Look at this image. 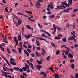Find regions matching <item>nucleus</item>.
I'll return each instance as SVG.
<instances>
[{
  "mask_svg": "<svg viewBox=\"0 0 78 78\" xmlns=\"http://www.w3.org/2000/svg\"><path fill=\"white\" fill-rule=\"evenodd\" d=\"M66 7H65L64 5L62 4L61 5H58L57 6V8H55V9H66Z\"/></svg>",
  "mask_w": 78,
  "mask_h": 78,
  "instance_id": "1",
  "label": "nucleus"
},
{
  "mask_svg": "<svg viewBox=\"0 0 78 78\" xmlns=\"http://www.w3.org/2000/svg\"><path fill=\"white\" fill-rule=\"evenodd\" d=\"M36 4H35V5H36V7H37V8H41V4H40L39 2L37 1L36 2Z\"/></svg>",
  "mask_w": 78,
  "mask_h": 78,
  "instance_id": "2",
  "label": "nucleus"
},
{
  "mask_svg": "<svg viewBox=\"0 0 78 78\" xmlns=\"http://www.w3.org/2000/svg\"><path fill=\"white\" fill-rule=\"evenodd\" d=\"M41 37H46V38H48V39H51V40H52V39H51V38H50V37L48 36H46V35H45V34H44V33H42L41 34Z\"/></svg>",
  "mask_w": 78,
  "mask_h": 78,
  "instance_id": "3",
  "label": "nucleus"
},
{
  "mask_svg": "<svg viewBox=\"0 0 78 78\" xmlns=\"http://www.w3.org/2000/svg\"><path fill=\"white\" fill-rule=\"evenodd\" d=\"M4 76L6 78H12V76L10 75H7V74H4Z\"/></svg>",
  "mask_w": 78,
  "mask_h": 78,
  "instance_id": "4",
  "label": "nucleus"
},
{
  "mask_svg": "<svg viewBox=\"0 0 78 78\" xmlns=\"http://www.w3.org/2000/svg\"><path fill=\"white\" fill-rule=\"evenodd\" d=\"M41 50L43 51V52H41V54L43 56H44V55H45V54L44 53L46 54V52L45 51V50H44V49L43 48H41Z\"/></svg>",
  "mask_w": 78,
  "mask_h": 78,
  "instance_id": "5",
  "label": "nucleus"
},
{
  "mask_svg": "<svg viewBox=\"0 0 78 78\" xmlns=\"http://www.w3.org/2000/svg\"><path fill=\"white\" fill-rule=\"evenodd\" d=\"M27 17H28V20H30V21H31V22H35V21L34 20V19L32 20V19H31V17H30V16H27Z\"/></svg>",
  "mask_w": 78,
  "mask_h": 78,
  "instance_id": "6",
  "label": "nucleus"
},
{
  "mask_svg": "<svg viewBox=\"0 0 78 78\" xmlns=\"http://www.w3.org/2000/svg\"><path fill=\"white\" fill-rule=\"evenodd\" d=\"M26 27L27 28H28V29H30V30H32V31H33V28H31L30 26H29L28 25H26Z\"/></svg>",
  "mask_w": 78,
  "mask_h": 78,
  "instance_id": "7",
  "label": "nucleus"
},
{
  "mask_svg": "<svg viewBox=\"0 0 78 78\" xmlns=\"http://www.w3.org/2000/svg\"><path fill=\"white\" fill-rule=\"evenodd\" d=\"M54 76L55 78H59V76L58 74L55 73L54 74Z\"/></svg>",
  "mask_w": 78,
  "mask_h": 78,
  "instance_id": "8",
  "label": "nucleus"
},
{
  "mask_svg": "<svg viewBox=\"0 0 78 78\" xmlns=\"http://www.w3.org/2000/svg\"><path fill=\"white\" fill-rule=\"evenodd\" d=\"M37 67H38V70H41V69H42V66L41 65L38 64L37 65Z\"/></svg>",
  "mask_w": 78,
  "mask_h": 78,
  "instance_id": "9",
  "label": "nucleus"
},
{
  "mask_svg": "<svg viewBox=\"0 0 78 78\" xmlns=\"http://www.w3.org/2000/svg\"><path fill=\"white\" fill-rule=\"evenodd\" d=\"M36 44L37 46H38V47H39V46H40V43L39 41H37V39H36Z\"/></svg>",
  "mask_w": 78,
  "mask_h": 78,
  "instance_id": "10",
  "label": "nucleus"
},
{
  "mask_svg": "<svg viewBox=\"0 0 78 78\" xmlns=\"http://www.w3.org/2000/svg\"><path fill=\"white\" fill-rule=\"evenodd\" d=\"M25 67L28 70V69H29L30 67H29V66L27 64V63H25Z\"/></svg>",
  "mask_w": 78,
  "mask_h": 78,
  "instance_id": "11",
  "label": "nucleus"
},
{
  "mask_svg": "<svg viewBox=\"0 0 78 78\" xmlns=\"http://www.w3.org/2000/svg\"><path fill=\"white\" fill-rule=\"evenodd\" d=\"M68 56L69 57V58H73V55H71L70 53H69L68 54Z\"/></svg>",
  "mask_w": 78,
  "mask_h": 78,
  "instance_id": "12",
  "label": "nucleus"
},
{
  "mask_svg": "<svg viewBox=\"0 0 78 78\" xmlns=\"http://www.w3.org/2000/svg\"><path fill=\"white\" fill-rule=\"evenodd\" d=\"M10 64H11L13 65L14 66H16V62L10 61Z\"/></svg>",
  "mask_w": 78,
  "mask_h": 78,
  "instance_id": "13",
  "label": "nucleus"
},
{
  "mask_svg": "<svg viewBox=\"0 0 78 78\" xmlns=\"http://www.w3.org/2000/svg\"><path fill=\"white\" fill-rule=\"evenodd\" d=\"M69 12V10L68 9L63 10V12Z\"/></svg>",
  "mask_w": 78,
  "mask_h": 78,
  "instance_id": "14",
  "label": "nucleus"
},
{
  "mask_svg": "<svg viewBox=\"0 0 78 78\" xmlns=\"http://www.w3.org/2000/svg\"><path fill=\"white\" fill-rule=\"evenodd\" d=\"M72 0H68V4H69V5H72Z\"/></svg>",
  "mask_w": 78,
  "mask_h": 78,
  "instance_id": "15",
  "label": "nucleus"
},
{
  "mask_svg": "<svg viewBox=\"0 0 78 78\" xmlns=\"http://www.w3.org/2000/svg\"><path fill=\"white\" fill-rule=\"evenodd\" d=\"M25 12H27V13H28V14H31L33 13L32 12H31L30 11H28L27 10H26L25 11Z\"/></svg>",
  "mask_w": 78,
  "mask_h": 78,
  "instance_id": "16",
  "label": "nucleus"
},
{
  "mask_svg": "<svg viewBox=\"0 0 78 78\" xmlns=\"http://www.w3.org/2000/svg\"><path fill=\"white\" fill-rule=\"evenodd\" d=\"M13 69L16 71H18L19 70V68L18 67H15L13 68Z\"/></svg>",
  "mask_w": 78,
  "mask_h": 78,
  "instance_id": "17",
  "label": "nucleus"
},
{
  "mask_svg": "<svg viewBox=\"0 0 78 78\" xmlns=\"http://www.w3.org/2000/svg\"><path fill=\"white\" fill-rule=\"evenodd\" d=\"M18 50H19V51L20 52V54H22V53L21 52H22V49H21V48H18Z\"/></svg>",
  "mask_w": 78,
  "mask_h": 78,
  "instance_id": "18",
  "label": "nucleus"
},
{
  "mask_svg": "<svg viewBox=\"0 0 78 78\" xmlns=\"http://www.w3.org/2000/svg\"><path fill=\"white\" fill-rule=\"evenodd\" d=\"M21 39L22 38H21V36L20 35H19L18 37V40L19 41H21Z\"/></svg>",
  "mask_w": 78,
  "mask_h": 78,
  "instance_id": "19",
  "label": "nucleus"
},
{
  "mask_svg": "<svg viewBox=\"0 0 78 78\" xmlns=\"http://www.w3.org/2000/svg\"><path fill=\"white\" fill-rule=\"evenodd\" d=\"M24 37L27 39H29L30 37V34L28 35V36L26 35V34L24 35Z\"/></svg>",
  "mask_w": 78,
  "mask_h": 78,
  "instance_id": "20",
  "label": "nucleus"
},
{
  "mask_svg": "<svg viewBox=\"0 0 78 78\" xmlns=\"http://www.w3.org/2000/svg\"><path fill=\"white\" fill-rule=\"evenodd\" d=\"M30 67L31 68L33 69V70H34V67L33 66V65L32 63H30Z\"/></svg>",
  "mask_w": 78,
  "mask_h": 78,
  "instance_id": "21",
  "label": "nucleus"
},
{
  "mask_svg": "<svg viewBox=\"0 0 78 78\" xmlns=\"http://www.w3.org/2000/svg\"><path fill=\"white\" fill-rule=\"evenodd\" d=\"M10 60V61H11L12 62H13V61H16V59L14 58H11Z\"/></svg>",
  "mask_w": 78,
  "mask_h": 78,
  "instance_id": "22",
  "label": "nucleus"
},
{
  "mask_svg": "<svg viewBox=\"0 0 78 78\" xmlns=\"http://www.w3.org/2000/svg\"><path fill=\"white\" fill-rule=\"evenodd\" d=\"M55 15H51L50 16H49V17L52 18V19H54V18H55Z\"/></svg>",
  "mask_w": 78,
  "mask_h": 78,
  "instance_id": "23",
  "label": "nucleus"
},
{
  "mask_svg": "<svg viewBox=\"0 0 78 78\" xmlns=\"http://www.w3.org/2000/svg\"><path fill=\"white\" fill-rule=\"evenodd\" d=\"M22 20H18V23L19 24V25H20L21 23H22Z\"/></svg>",
  "mask_w": 78,
  "mask_h": 78,
  "instance_id": "24",
  "label": "nucleus"
},
{
  "mask_svg": "<svg viewBox=\"0 0 78 78\" xmlns=\"http://www.w3.org/2000/svg\"><path fill=\"white\" fill-rule=\"evenodd\" d=\"M37 62L38 63V64H41L42 63V62L41 61H39L38 60H37Z\"/></svg>",
  "mask_w": 78,
  "mask_h": 78,
  "instance_id": "25",
  "label": "nucleus"
},
{
  "mask_svg": "<svg viewBox=\"0 0 78 78\" xmlns=\"http://www.w3.org/2000/svg\"><path fill=\"white\" fill-rule=\"evenodd\" d=\"M55 39L56 40V39H61V37L58 36H56L55 37Z\"/></svg>",
  "mask_w": 78,
  "mask_h": 78,
  "instance_id": "26",
  "label": "nucleus"
},
{
  "mask_svg": "<svg viewBox=\"0 0 78 78\" xmlns=\"http://www.w3.org/2000/svg\"><path fill=\"white\" fill-rule=\"evenodd\" d=\"M7 50L9 54H10L11 53V52H10V51H9V48H7Z\"/></svg>",
  "mask_w": 78,
  "mask_h": 78,
  "instance_id": "27",
  "label": "nucleus"
},
{
  "mask_svg": "<svg viewBox=\"0 0 78 78\" xmlns=\"http://www.w3.org/2000/svg\"><path fill=\"white\" fill-rule=\"evenodd\" d=\"M9 70L11 71V72H14V69L11 68H10L9 69Z\"/></svg>",
  "mask_w": 78,
  "mask_h": 78,
  "instance_id": "28",
  "label": "nucleus"
},
{
  "mask_svg": "<svg viewBox=\"0 0 78 78\" xmlns=\"http://www.w3.org/2000/svg\"><path fill=\"white\" fill-rule=\"evenodd\" d=\"M62 11H61L59 13L57 14V16H60V15H61L62 14Z\"/></svg>",
  "mask_w": 78,
  "mask_h": 78,
  "instance_id": "29",
  "label": "nucleus"
},
{
  "mask_svg": "<svg viewBox=\"0 0 78 78\" xmlns=\"http://www.w3.org/2000/svg\"><path fill=\"white\" fill-rule=\"evenodd\" d=\"M56 28L57 30H59V31H61V30H62V29H61V28H59V27H58V26H57L56 27Z\"/></svg>",
  "mask_w": 78,
  "mask_h": 78,
  "instance_id": "30",
  "label": "nucleus"
},
{
  "mask_svg": "<svg viewBox=\"0 0 78 78\" xmlns=\"http://www.w3.org/2000/svg\"><path fill=\"white\" fill-rule=\"evenodd\" d=\"M14 42H16V41H18V40L17 39V37H16L15 36H14Z\"/></svg>",
  "mask_w": 78,
  "mask_h": 78,
  "instance_id": "31",
  "label": "nucleus"
},
{
  "mask_svg": "<svg viewBox=\"0 0 78 78\" xmlns=\"http://www.w3.org/2000/svg\"><path fill=\"white\" fill-rule=\"evenodd\" d=\"M60 52V51L58 50L56 52V55H58L59 54V53Z\"/></svg>",
  "mask_w": 78,
  "mask_h": 78,
  "instance_id": "32",
  "label": "nucleus"
},
{
  "mask_svg": "<svg viewBox=\"0 0 78 78\" xmlns=\"http://www.w3.org/2000/svg\"><path fill=\"white\" fill-rule=\"evenodd\" d=\"M74 67H75V65L74 64H73L71 65V67L73 69H74Z\"/></svg>",
  "mask_w": 78,
  "mask_h": 78,
  "instance_id": "33",
  "label": "nucleus"
},
{
  "mask_svg": "<svg viewBox=\"0 0 78 78\" xmlns=\"http://www.w3.org/2000/svg\"><path fill=\"white\" fill-rule=\"evenodd\" d=\"M22 69L23 70H24V71H27V69L25 67H23L22 68Z\"/></svg>",
  "mask_w": 78,
  "mask_h": 78,
  "instance_id": "34",
  "label": "nucleus"
},
{
  "mask_svg": "<svg viewBox=\"0 0 78 78\" xmlns=\"http://www.w3.org/2000/svg\"><path fill=\"white\" fill-rule=\"evenodd\" d=\"M11 50L12 51H13V52L15 53H17V52L16 51V50H15L14 49H12Z\"/></svg>",
  "mask_w": 78,
  "mask_h": 78,
  "instance_id": "35",
  "label": "nucleus"
},
{
  "mask_svg": "<svg viewBox=\"0 0 78 78\" xmlns=\"http://www.w3.org/2000/svg\"><path fill=\"white\" fill-rule=\"evenodd\" d=\"M1 72H2V75L4 76L5 73V71H3V70H1Z\"/></svg>",
  "mask_w": 78,
  "mask_h": 78,
  "instance_id": "36",
  "label": "nucleus"
},
{
  "mask_svg": "<svg viewBox=\"0 0 78 78\" xmlns=\"http://www.w3.org/2000/svg\"><path fill=\"white\" fill-rule=\"evenodd\" d=\"M62 41L63 42H66V38L65 37H64L62 39Z\"/></svg>",
  "mask_w": 78,
  "mask_h": 78,
  "instance_id": "37",
  "label": "nucleus"
},
{
  "mask_svg": "<svg viewBox=\"0 0 78 78\" xmlns=\"http://www.w3.org/2000/svg\"><path fill=\"white\" fill-rule=\"evenodd\" d=\"M68 41H72V40H73V39H72V38L70 37L68 39Z\"/></svg>",
  "mask_w": 78,
  "mask_h": 78,
  "instance_id": "38",
  "label": "nucleus"
},
{
  "mask_svg": "<svg viewBox=\"0 0 78 78\" xmlns=\"http://www.w3.org/2000/svg\"><path fill=\"white\" fill-rule=\"evenodd\" d=\"M51 44L52 46H53L54 47H55V44L53 43V42H51Z\"/></svg>",
  "mask_w": 78,
  "mask_h": 78,
  "instance_id": "39",
  "label": "nucleus"
},
{
  "mask_svg": "<svg viewBox=\"0 0 78 78\" xmlns=\"http://www.w3.org/2000/svg\"><path fill=\"white\" fill-rule=\"evenodd\" d=\"M36 55H37V58H38L39 57V54L38 53V52L37 51H36Z\"/></svg>",
  "mask_w": 78,
  "mask_h": 78,
  "instance_id": "40",
  "label": "nucleus"
},
{
  "mask_svg": "<svg viewBox=\"0 0 78 78\" xmlns=\"http://www.w3.org/2000/svg\"><path fill=\"white\" fill-rule=\"evenodd\" d=\"M50 56H48L46 58V59L47 61H49L50 60Z\"/></svg>",
  "mask_w": 78,
  "mask_h": 78,
  "instance_id": "41",
  "label": "nucleus"
},
{
  "mask_svg": "<svg viewBox=\"0 0 78 78\" xmlns=\"http://www.w3.org/2000/svg\"><path fill=\"white\" fill-rule=\"evenodd\" d=\"M6 62L7 64H8V65L10 67H11V65H10V64H9V62H8V61L7 60L6 61Z\"/></svg>",
  "mask_w": 78,
  "mask_h": 78,
  "instance_id": "42",
  "label": "nucleus"
},
{
  "mask_svg": "<svg viewBox=\"0 0 78 78\" xmlns=\"http://www.w3.org/2000/svg\"><path fill=\"white\" fill-rule=\"evenodd\" d=\"M25 29V28H24V27H22V32L23 34V32H24V30Z\"/></svg>",
  "mask_w": 78,
  "mask_h": 78,
  "instance_id": "43",
  "label": "nucleus"
},
{
  "mask_svg": "<svg viewBox=\"0 0 78 78\" xmlns=\"http://www.w3.org/2000/svg\"><path fill=\"white\" fill-rule=\"evenodd\" d=\"M75 76L76 78H78V73H76L75 74Z\"/></svg>",
  "mask_w": 78,
  "mask_h": 78,
  "instance_id": "44",
  "label": "nucleus"
},
{
  "mask_svg": "<svg viewBox=\"0 0 78 78\" xmlns=\"http://www.w3.org/2000/svg\"><path fill=\"white\" fill-rule=\"evenodd\" d=\"M40 31H42V32H43V33H46V34L47 33V32L44 30H40Z\"/></svg>",
  "mask_w": 78,
  "mask_h": 78,
  "instance_id": "45",
  "label": "nucleus"
},
{
  "mask_svg": "<svg viewBox=\"0 0 78 78\" xmlns=\"http://www.w3.org/2000/svg\"><path fill=\"white\" fill-rule=\"evenodd\" d=\"M19 71L21 72H23V70H22V69L21 68H20V69H19Z\"/></svg>",
  "mask_w": 78,
  "mask_h": 78,
  "instance_id": "46",
  "label": "nucleus"
},
{
  "mask_svg": "<svg viewBox=\"0 0 78 78\" xmlns=\"http://www.w3.org/2000/svg\"><path fill=\"white\" fill-rule=\"evenodd\" d=\"M27 51L29 52V53H30L31 52V49H29V48H27Z\"/></svg>",
  "mask_w": 78,
  "mask_h": 78,
  "instance_id": "47",
  "label": "nucleus"
},
{
  "mask_svg": "<svg viewBox=\"0 0 78 78\" xmlns=\"http://www.w3.org/2000/svg\"><path fill=\"white\" fill-rule=\"evenodd\" d=\"M46 13L47 14H51V11H48V12H46Z\"/></svg>",
  "mask_w": 78,
  "mask_h": 78,
  "instance_id": "48",
  "label": "nucleus"
},
{
  "mask_svg": "<svg viewBox=\"0 0 78 78\" xmlns=\"http://www.w3.org/2000/svg\"><path fill=\"white\" fill-rule=\"evenodd\" d=\"M78 10V9H75L73 10V11L74 12H76V11H77Z\"/></svg>",
  "mask_w": 78,
  "mask_h": 78,
  "instance_id": "49",
  "label": "nucleus"
},
{
  "mask_svg": "<svg viewBox=\"0 0 78 78\" xmlns=\"http://www.w3.org/2000/svg\"><path fill=\"white\" fill-rule=\"evenodd\" d=\"M66 6H67V7H69V5H70V4H67V3H66V5H65Z\"/></svg>",
  "mask_w": 78,
  "mask_h": 78,
  "instance_id": "50",
  "label": "nucleus"
},
{
  "mask_svg": "<svg viewBox=\"0 0 78 78\" xmlns=\"http://www.w3.org/2000/svg\"><path fill=\"white\" fill-rule=\"evenodd\" d=\"M23 75L25 76H27V74L25 73H23Z\"/></svg>",
  "mask_w": 78,
  "mask_h": 78,
  "instance_id": "51",
  "label": "nucleus"
},
{
  "mask_svg": "<svg viewBox=\"0 0 78 78\" xmlns=\"http://www.w3.org/2000/svg\"><path fill=\"white\" fill-rule=\"evenodd\" d=\"M0 48L1 50H2V51H5V49H4L3 47H2V48Z\"/></svg>",
  "mask_w": 78,
  "mask_h": 78,
  "instance_id": "52",
  "label": "nucleus"
},
{
  "mask_svg": "<svg viewBox=\"0 0 78 78\" xmlns=\"http://www.w3.org/2000/svg\"><path fill=\"white\" fill-rule=\"evenodd\" d=\"M69 54V50H67L66 52V55H67L68 54Z\"/></svg>",
  "mask_w": 78,
  "mask_h": 78,
  "instance_id": "53",
  "label": "nucleus"
},
{
  "mask_svg": "<svg viewBox=\"0 0 78 78\" xmlns=\"http://www.w3.org/2000/svg\"><path fill=\"white\" fill-rule=\"evenodd\" d=\"M46 34H48V36H51V35L50 34V33H48V32H47Z\"/></svg>",
  "mask_w": 78,
  "mask_h": 78,
  "instance_id": "54",
  "label": "nucleus"
},
{
  "mask_svg": "<svg viewBox=\"0 0 78 78\" xmlns=\"http://www.w3.org/2000/svg\"><path fill=\"white\" fill-rule=\"evenodd\" d=\"M39 40H41L42 41H45L46 39L44 38H41L40 39H39Z\"/></svg>",
  "mask_w": 78,
  "mask_h": 78,
  "instance_id": "55",
  "label": "nucleus"
},
{
  "mask_svg": "<svg viewBox=\"0 0 78 78\" xmlns=\"http://www.w3.org/2000/svg\"><path fill=\"white\" fill-rule=\"evenodd\" d=\"M37 25H38V27H39V28H42V25H40V23H38L37 24Z\"/></svg>",
  "mask_w": 78,
  "mask_h": 78,
  "instance_id": "56",
  "label": "nucleus"
},
{
  "mask_svg": "<svg viewBox=\"0 0 78 78\" xmlns=\"http://www.w3.org/2000/svg\"><path fill=\"white\" fill-rule=\"evenodd\" d=\"M36 48L38 50H41V48L40 47H36Z\"/></svg>",
  "mask_w": 78,
  "mask_h": 78,
  "instance_id": "57",
  "label": "nucleus"
},
{
  "mask_svg": "<svg viewBox=\"0 0 78 78\" xmlns=\"http://www.w3.org/2000/svg\"><path fill=\"white\" fill-rule=\"evenodd\" d=\"M31 56L33 57V58H34L35 55L34 53H32L31 54Z\"/></svg>",
  "mask_w": 78,
  "mask_h": 78,
  "instance_id": "58",
  "label": "nucleus"
},
{
  "mask_svg": "<svg viewBox=\"0 0 78 78\" xmlns=\"http://www.w3.org/2000/svg\"><path fill=\"white\" fill-rule=\"evenodd\" d=\"M66 3L65 2H61V4H62V5H65L66 4Z\"/></svg>",
  "mask_w": 78,
  "mask_h": 78,
  "instance_id": "59",
  "label": "nucleus"
},
{
  "mask_svg": "<svg viewBox=\"0 0 78 78\" xmlns=\"http://www.w3.org/2000/svg\"><path fill=\"white\" fill-rule=\"evenodd\" d=\"M54 30L55 32H56V27H54Z\"/></svg>",
  "mask_w": 78,
  "mask_h": 78,
  "instance_id": "60",
  "label": "nucleus"
},
{
  "mask_svg": "<svg viewBox=\"0 0 78 78\" xmlns=\"http://www.w3.org/2000/svg\"><path fill=\"white\" fill-rule=\"evenodd\" d=\"M23 47H24L25 48H27L28 47H27V46L25 44H23Z\"/></svg>",
  "mask_w": 78,
  "mask_h": 78,
  "instance_id": "61",
  "label": "nucleus"
},
{
  "mask_svg": "<svg viewBox=\"0 0 78 78\" xmlns=\"http://www.w3.org/2000/svg\"><path fill=\"white\" fill-rule=\"evenodd\" d=\"M50 8H51V9H53V5H51L50 6Z\"/></svg>",
  "mask_w": 78,
  "mask_h": 78,
  "instance_id": "62",
  "label": "nucleus"
},
{
  "mask_svg": "<svg viewBox=\"0 0 78 78\" xmlns=\"http://www.w3.org/2000/svg\"><path fill=\"white\" fill-rule=\"evenodd\" d=\"M66 27H67V28H69V24H67Z\"/></svg>",
  "mask_w": 78,
  "mask_h": 78,
  "instance_id": "63",
  "label": "nucleus"
},
{
  "mask_svg": "<svg viewBox=\"0 0 78 78\" xmlns=\"http://www.w3.org/2000/svg\"><path fill=\"white\" fill-rule=\"evenodd\" d=\"M28 48H31V45H28Z\"/></svg>",
  "mask_w": 78,
  "mask_h": 78,
  "instance_id": "64",
  "label": "nucleus"
}]
</instances>
